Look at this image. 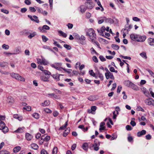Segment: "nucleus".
I'll return each mask as SVG.
<instances>
[{"instance_id":"c03bdc74","label":"nucleus","mask_w":154,"mask_h":154,"mask_svg":"<svg viewBox=\"0 0 154 154\" xmlns=\"http://www.w3.org/2000/svg\"><path fill=\"white\" fill-rule=\"evenodd\" d=\"M5 123L3 122H0V130L2 129V128L4 127L5 126Z\"/></svg>"},{"instance_id":"dca6fc26","label":"nucleus","mask_w":154,"mask_h":154,"mask_svg":"<svg viewBox=\"0 0 154 154\" xmlns=\"http://www.w3.org/2000/svg\"><path fill=\"white\" fill-rule=\"evenodd\" d=\"M138 35H135L134 34H131L130 35V38L133 41H137Z\"/></svg>"},{"instance_id":"0eeeda50","label":"nucleus","mask_w":154,"mask_h":154,"mask_svg":"<svg viewBox=\"0 0 154 154\" xmlns=\"http://www.w3.org/2000/svg\"><path fill=\"white\" fill-rule=\"evenodd\" d=\"M105 75L106 79H109V78L112 79H114V77L113 75V74L110 72H109L108 73H105Z\"/></svg>"},{"instance_id":"de8ad7c7","label":"nucleus","mask_w":154,"mask_h":154,"mask_svg":"<svg viewBox=\"0 0 154 154\" xmlns=\"http://www.w3.org/2000/svg\"><path fill=\"white\" fill-rule=\"evenodd\" d=\"M42 38L43 41L44 42H46L48 40V38L47 37L44 35L42 36Z\"/></svg>"},{"instance_id":"5701e85b","label":"nucleus","mask_w":154,"mask_h":154,"mask_svg":"<svg viewBox=\"0 0 154 154\" xmlns=\"http://www.w3.org/2000/svg\"><path fill=\"white\" fill-rule=\"evenodd\" d=\"M88 99L91 101H94L97 99L95 96H90L88 98Z\"/></svg>"},{"instance_id":"423d86ee","label":"nucleus","mask_w":154,"mask_h":154,"mask_svg":"<svg viewBox=\"0 0 154 154\" xmlns=\"http://www.w3.org/2000/svg\"><path fill=\"white\" fill-rule=\"evenodd\" d=\"M146 38V36L145 35H138L137 37V41L138 42H143L145 41Z\"/></svg>"},{"instance_id":"680f3d73","label":"nucleus","mask_w":154,"mask_h":154,"mask_svg":"<svg viewBox=\"0 0 154 154\" xmlns=\"http://www.w3.org/2000/svg\"><path fill=\"white\" fill-rule=\"evenodd\" d=\"M92 59L93 60L95 63H97L98 62V60L96 56H94L93 57Z\"/></svg>"},{"instance_id":"79ce46f5","label":"nucleus","mask_w":154,"mask_h":154,"mask_svg":"<svg viewBox=\"0 0 154 154\" xmlns=\"http://www.w3.org/2000/svg\"><path fill=\"white\" fill-rule=\"evenodd\" d=\"M57 148L56 147H55L54 148L52 153V154H57Z\"/></svg>"},{"instance_id":"7c9ffc66","label":"nucleus","mask_w":154,"mask_h":154,"mask_svg":"<svg viewBox=\"0 0 154 154\" xmlns=\"http://www.w3.org/2000/svg\"><path fill=\"white\" fill-rule=\"evenodd\" d=\"M82 148L85 150H87L88 148V145L87 143H84L82 146Z\"/></svg>"},{"instance_id":"f3484780","label":"nucleus","mask_w":154,"mask_h":154,"mask_svg":"<svg viewBox=\"0 0 154 154\" xmlns=\"http://www.w3.org/2000/svg\"><path fill=\"white\" fill-rule=\"evenodd\" d=\"M132 26L131 25H130L128 26V27L126 26L125 27V29H123L122 30V32H123L125 30H127L128 32L130 30V29L132 28Z\"/></svg>"},{"instance_id":"6ab92c4d","label":"nucleus","mask_w":154,"mask_h":154,"mask_svg":"<svg viewBox=\"0 0 154 154\" xmlns=\"http://www.w3.org/2000/svg\"><path fill=\"white\" fill-rule=\"evenodd\" d=\"M50 102L49 100H45L44 102L41 104V105L43 106H45L49 105Z\"/></svg>"},{"instance_id":"09e8293b","label":"nucleus","mask_w":154,"mask_h":154,"mask_svg":"<svg viewBox=\"0 0 154 154\" xmlns=\"http://www.w3.org/2000/svg\"><path fill=\"white\" fill-rule=\"evenodd\" d=\"M89 74L91 76L93 77H95V74L94 72L92 70H91L90 71H89Z\"/></svg>"},{"instance_id":"9d476101","label":"nucleus","mask_w":154,"mask_h":154,"mask_svg":"<svg viewBox=\"0 0 154 154\" xmlns=\"http://www.w3.org/2000/svg\"><path fill=\"white\" fill-rule=\"evenodd\" d=\"M146 131L144 130H143L140 131L138 132L137 133V135L138 137H140L146 134Z\"/></svg>"},{"instance_id":"412c9836","label":"nucleus","mask_w":154,"mask_h":154,"mask_svg":"<svg viewBox=\"0 0 154 154\" xmlns=\"http://www.w3.org/2000/svg\"><path fill=\"white\" fill-rule=\"evenodd\" d=\"M130 88L134 90L138 91L139 90L138 87L133 83V84H132Z\"/></svg>"},{"instance_id":"ddd939ff","label":"nucleus","mask_w":154,"mask_h":154,"mask_svg":"<svg viewBox=\"0 0 154 154\" xmlns=\"http://www.w3.org/2000/svg\"><path fill=\"white\" fill-rule=\"evenodd\" d=\"M45 134L43 135L41 137V140H43V141H48L50 139V137L49 136H46L45 137Z\"/></svg>"},{"instance_id":"8fccbe9b","label":"nucleus","mask_w":154,"mask_h":154,"mask_svg":"<svg viewBox=\"0 0 154 154\" xmlns=\"http://www.w3.org/2000/svg\"><path fill=\"white\" fill-rule=\"evenodd\" d=\"M0 154H10L8 152L5 150L0 151Z\"/></svg>"},{"instance_id":"f03ea898","label":"nucleus","mask_w":154,"mask_h":154,"mask_svg":"<svg viewBox=\"0 0 154 154\" xmlns=\"http://www.w3.org/2000/svg\"><path fill=\"white\" fill-rule=\"evenodd\" d=\"M11 75L12 77L16 79L23 82L25 81L24 78L20 76L18 74L12 73L11 74Z\"/></svg>"},{"instance_id":"4468645a","label":"nucleus","mask_w":154,"mask_h":154,"mask_svg":"<svg viewBox=\"0 0 154 154\" xmlns=\"http://www.w3.org/2000/svg\"><path fill=\"white\" fill-rule=\"evenodd\" d=\"M103 18L105 22L106 23H113L114 21L113 20L110 18H107L106 17H103Z\"/></svg>"},{"instance_id":"37998d69","label":"nucleus","mask_w":154,"mask_h":154,"mask_svg":"<svg viewBox=\"0 0 154 154\" xmlns=\"http://www.w3.org/2000/svg\"><path fill=\"white\" fill-rule=\"evenodd\" d=\"M36 35V33L35 32H34L32 33H31L28 36V37L30 38L31 39L32 37H34Z\"/></svg>"},{"instance_id":"a19ab883","label":"nucleus","mask_w":154,"mask_h":154,"mask_svg":"<svg viewBox=\"0 0 154 154\" xmlns=\"http://www.w3.org/2000/svg\"><path fill=\"white\" fill-rule=\"evenodd\" d=\"M32 116L36 119H38L39 118V115L38 113H34Z\"/></svg>"},{"instance_id":"ea45409f","label":"nucleus","mask_w":154,"mask_h":154,"mask_svg":"<svg viewBox=\"0 0 154 154\" xmlns=\"http://www.w3.org/2000/svg\"><path fill=\"white\" fill-rule=\"evenodd\" d=\"M98 74L99 75V78L102 80H103V75L100 73V71L98 70L97 71Z\"/></svg>"},{"instance_id":"1a4fd4ad","label":"nucleus","mask_w":154,"mask_h":154,"mask_svg":"<svg viewBox=\"0 0 154 154\" xmlns=\"http://www.w3.org/2000/svg\"><path fill=\"white\" fill-rule=\"evenodd\" d=\"M50 77L49 76H48L46 77L44 75H41L40 77L41 80L45 82H48L49 81V79Z\"/></svg>"},{"instance_id":"338daca9","label":"nucleus","mask_w":154,"mask_h":154,"mask_svg":"<svg viewBox=\"0 0 154 154\" xmlns=\"http://www.w3.org/2000/svg\"><path fill=\"white\" fill-rule=\"evenodd\" d=\"M25 54L26 55L29 56L30 55V52L28 50L26 49L25 51L24 52Z\"/></svg>"},{"instance_id":"473e14b6","label":"nucleus","mask_w":154,"mask_h":154,"mask_svg":"<svg viewBox=\"0 0 154 154\" xmlns=\"http://www.w3.org/2000/svg\"><path fill=\"white\" fill-rule=\"evenodd\" d=\"M43 48L44 49H48L49 50H50L51 51H52V52H53V53H55V52H54V51L53 50H52V49H51L49 46H48L47 45H44L43 46Z\"/></svg>"},{"instance_id":"58836bf2","label":"nucleus","mask_w":154,"mask_h":154,"mask_svg":"<svg viewBox=\"0 0 154 154\" xmlns=\"http://www.w3.org/2000/svg\"><path fill=\"white\" fill-rule=\"evenodd\" d=\"M7 63L5 62H0V67H5L7 64Z\"/></svg>"},{"instance_id":"2f4dec72","label":"nucleus","mask_w":154,"mask_h":154,"mask_svg":"<svg viewBox=\"0 0 154 154\" xmlns=\"http://www.w3.org/2000/svg\"><path fill=\"white\" fill-rule=\"evenodd\" d=\"M31 146L32 148L34 149H37L38 148V145L35 143H32Z\"/></svg>"},{"instance_id":"aec40b11","label":"nucleus","mask_w":154,"mask_h":154,"mask_svg":"<svg viewBox=\"0 0 154 154\" xmlns=\"http://www.w3.org/2000/svg\"><path fill=\"white\" fill-rule=\"evenodd\" d=\"M26 138L27 140H30L32 138V136L29 133H27L26 134Z\"/></svg>"},{"instance_id":"cd10ccee","label":"nucleus","mask_w":154,"mask_h":154,"mask_svg":"<svg viewBox=\"0 0 154 154\" xmlns=\"http://www.w3.org/2000/svg\"><path fill=\"white\" fill-rule=\"evenodd\" d=\"M111 47L114 50H118L119 48V46L117 45L113 44L111 45Z\"/></svg>"},{"instance_id":"e2e57ef3","label":"nucleus","mask_w":154,"mask_h":154,"mask_svg":"<svg viewBox=\"0 0 154 154\" xmlns=\"http://www.w3.org/2000/svg\"><path fill=\"white\" fill-rule=\"evenodd\" d=\"M145 137L146 139L149 140L151 139L152 137L150 134H148L145 136Z\"/></svg>"},{"instance_id":"a18cd8bd","label":"nucleus","mask_w":154,"mask_h":154,"mask_svg":"<svg viewBox=\"0 0 154 154\" xmlns=\"http://www.w3.org/2000/svg\"><path fill=\"white\" fill-rule=\"evenodd\" d=\"M2 48L6 50L8 49L9 48V46L8 45L4 44L2 46Z\"/></svg>"},{"instance_id":"e433bc0d","label":"nucleus","mask_w":154,"mask_h":154,"mask_svg":"<svg viewBox=\"0 0 154 154\" xmlns=\"http://www.w3.org/2000/svg\"><path fill=\"white\" fill-rule=\"evenodd\" d=\"M52 76L54 79H56L57 81H59L60 80L59 76H58L57 74H53L52 75Z\"/></svg>"},{"instance_id":"2eb2a0df","label":"nucleus","mask_w":154,"mask_h":154,"mask_svg":"<svg viewBox=\"0 0 154 154\" xmlns=\"http://www.w3.org/2000/svg\"><path fill=\"white\" fill-rule=\"evenodd\" d=\"M7 101L8 103L11 104L14 102V100L13 98L12 97L8 96L7 98Z\"/></svg>"},{"instance_id":"39448f33","label":"nucleus","mask_w":154,"mask_h":154,"mask_svg":"<svg viewBox=\"0 0 154 154\" xmlns=\"http://www.w3.org/2000/svg\"><path fill=\"white\" fill-rule=\"evenodd\" d=\"M50 27L47 25H45L42 27H40L38 29L40 30V32H46V30H48L50 29Z\"/></svg>"},{"instance_id":"a211bd4d","label":"nucleus","mask_w":154,"mask_h":154,"mask_svg":"<svg viewBox=\"0 0 154 154\" xmlns=\"http://www.w3.org/2000/svg\"><path fill=\"white\" fill-rule=\"evenodd\" d=\"M92 3L91 2H87L85 3V5L87 6V7L90 9L93 8V6L92 5Z\"/></svg>"},{"instance_id":"bb28decb","label":"nucleus","mask_w":154,"mask_h":154,"mask_svg":"<svg viewBox=\"0 0 154 154\" xmlns=\"http://www.w3.org/2000/svg\"><path fill=\"white\" fill-rule=\"evenodd\" d=\"M80 11L82 13H84L86 10V8L84 6L82 5L80 6Z\"/></svg>"},{"instance_id":"f257e3e1","label":"nucleus","mask_w":154,"mask_h":154,"mask_svg":"<svg viewBox=\"0 0 154 154\" xmlns=\"http://www.w3.org/2000/svg\"><path fill=\"white\" fill-rule=\"evenodd\" d=\"M86 35L89 36L90 39L91 40V41L92 42L95 43L99 47V44L97 41H96L97 39L96 35L93 29L92 28L89 29L86 32Z\"/></svg>"},{"instance_id":"72a5a7b5","label":"nucleus","mask_w":154,"mask_h":154,"mask_svg":"<svg viewBox=\"0 0 154 154\" xmlns=\"http://www.w3.org/2000/svg\"><path fill=\"white\" fill-rule=\"evenodd\" d=\"M68 121H66L65 124V125H63L62 126L60 127L59 128V130H64V129L67 127L68 125Z\"/></svg>"},{"instance_id":"0e129e2a","label":"nucleus","mask_w":154,"mask_h":154,"mask_svg":"<svg viewBox=\"0 0 154 154\" xmlns=\"http://www.w3.org/2000/svg\"><path fill=\"white\" fill-rule=\"evenodd\" d=\"M99 58L100 59L101 61L103 62L106 60V59L102 56H100Z\"/></svg>"},{"instance_id":"c756f323","label":"nucleus","mask_w":154,"mask_h":154,"mask_svg":"<svg viewBox=\"0 0 154 154\" xmlns=\"http://www.w3.org/2000/svg\"><path fill=\"white\" fill-rule=\"evenodd\" d=\"M4 127H3L2 128V129H1V130H2V131L4 133H5L8 131V128L7 127L5 126H5Z\"/></svg>"},{"instance_id":"052dcab7","label":"nucleus","mask_w":154,"mask_h":154,"mask_svg":"<svg viewBox=\"0 0 154 154\" xmlns=\"http://www.w3.org/2000/svg\"><path fill=\"white\" fill-rule=\"evenodd\" d=\"M1 11L2 12H3L4 13H5L6 14H8L9 13V11L5 9H1Z\"/></svg>"},{"instance_id":"5fc2aeb1","label":"nucleus","mask_w":154,"mask_h":154,"mask_svg":"<svg viewBox=\"0 0 154 154\" xmlns=\"http://www.w3.org/2000/svg\"><path fill=\"white\" fill-rule=\"evenodd\" d=\"M36 8L37 10L38 11L39 13H43V11L42 8H40L39 7H36Z\"/></svg>"},{"instance_id":"6e6552de","label":"nucleus","mask_w":154,"mask_h":154,"mask_svg":"<svg viewBox=\"0 0 154 154\" xmlns=\"http://www.w3.org/2000/svg\"><path fill=\"white\" fill-rule=\"evenodd\" d=\"M28 17H29L32 21H34V22L36 23H38L39 22V20L38 19V17L34 15L33 16V17L35 19H34L32 17L31 15H28Z\"/></svg>"},{"instance_id":"bf43d9fd","label":"nucleus","mask_w":154,"mask_h":154,"mask_svg":"<svg viewBox=\"0 0 154 154\" xmlns=\"http://www.w3.org/2000/svg\"><path fill=\"white\" fill-rule=\"evenodd\" d=\"M23 109H26L27 111H30L31 110V108L30 106H28L23 107Z\"/></svg>"},{"instance_id":"4c0bfd02","label":"nucleus","mask_w":154,"mask_h":154,"mask_svg":"<svg viewBox=\"0 0 154 154\" xmlns=\"http://www.w3.org/2000/svg\"><path fill=\"white\" fill-rule=\"evenodd\" d=\"M73 35L75 39H76L78 40L80 39V36L76 33H73Z\"/></svg>"},{"instance_id":"864d4df0","label":"nucleus","mask_w":154,"mask_h":154,"mask_svg":"<svg viewBox=\"0 0 154 154\" xmlns=\"http://www.w3.org/2000/svg\"><path fill=\"white\" fill-rule=\"evenodd\" d=\"M63 46L67 50H70L71 48V46L68 45L64 44Z\"/></svg>"},{"instance_id":"393cba45","label":"nucleus","mask_w":154,"mask_h":154,"mask_svg":"<svg viewBox=\"0 0 154 154\" xmlns=\"http://www.w3.org/2000/svg\"><path fill=\"white\" fill-rule=\"evenodd\" d=\"M13 117L15 119H18L19 120L21 121L22 119V117L21 116H19L17 114H14L13 116Z\"/></svg>"},{"instance_id":"20e7f679","label":"nucleus","mask_w":154,"mask_h":154,"mask_svg":"<svg viewBox=\"0 0 154 154\" xmlns=\"http://www.w3.org/2000/svg\"><path fill=\"white\" fill-rule=\"evenodd\" d=\"M145 102L146 105L154 106V100L152 98H149L145 100Z\"/></svg>"},{"instance_id":"c9c22d12","label":"nucleus","mask_w":154,"mask_h":154,"mask_svg":"<svg viewBox=\"0 0 154 154\" xmlns=\"http://www.w3.org/2000/svg\"><path fill=\"white\" fill-rule=\"evenodd\" d=\"M100 143L97 140L95 139L94 140V143L93 145L94 146H99L100 145Z\"/></svg>"},{"instance_id":"49530a36","label":"nucleus","mask_w":154,"mask_h":154,"mask_svg":"<svg viewBox=\"0 0 154 154\" xmlns=\"http://www.w3.org/2000/svg\"><path fill=\"white\" fill-rule=\"evenodd\" d=\"M110 71L112 72H115L116 73H117L118 71L117 70H116L113 67H111L109 68Z\"/></svg>"},{"instance_id":"9b49d317","label":"nucleus","mask_w":154,"mask_h":154,"mask_svg":"<svg viewBox=\"0 0 154 154\" xmlns=\"http://www.w3.org/2000/svg\"><path fill=\"white\" fill-rule=\"evenodd\" d=\"M147 41L150 45L154 46V38H149L148 39Z\"/></svg>"},{"instance_id":"c85d7f7f","label":"nucleus","mask_w":154,"mask_h":154,"mask_svg":"<svg viewBox=\"0 0 154 154\" xmlns=\"http://www.w3.org/2000/svg\"><path fill=\"white\" fill-rule=\"evenodd\" d=\"M21 149V147L19 146H17L14 148L13 151L14 152H17L19 151Z\"/></svg>"},{"instance_id":"a878e982","label":"nucleus","mask_w":154,"mask_h":154,"mask_svg":"<svg viewBox=\"0 0 154 154\" xmlns=\"http://www.w3.org/2000/svg\"><path fill=\"white\" fill-rule=\"evenodd\" d=\"M140 55L143 58L146 59L147 58V57L146 53L144 52H143L140 53Z\"/></svg>"},{"instance_id":"13d9d810","label":"nucleus","mask_w":154,"mask_h":154,"mask_svg":"<svg viewBox=\"0 0 154 154\" xmlns=\"http://www.w3.org/2000/svg\"><path fill=\"white\" fill-rule=\"evenodd\" d=\"M43 72L45 75H48V76H49V75H50L51 74V73L50 72L46 70H44Z\"/></svg>"},{"instance_id":"69168bd1","label":"nucleus","mask_w":154,"mask_h":154,"mask_svg":"<svg viewBox=\"0 0 154 154\" xmlns=\"http://www.w3.org/2000/svg\"><path fill=\"white\" fill-rule=\"evenodd\" d=\"M30 11L32 12H35L36 11L35 9L33 7H30L29 8Z\"/></svg>"},{"instance_id":"4d7b16f0","label":"nucleus","mask_w":154,"mask_h":154,"mask_svg":"<svg viewBox=\"0 0 154 154\" xmlns=\"http://www.w3.org/2000/svg\"><path fill=\"white\" fill-rule=\"evenodd\" d=\"M120 57L125 59H128L130 60L131 59V58L129 56H125L121 55L120 56Z\"/></svg>"},{"instance_id":"603ef678","label":"nucleus","mask_w":154,"mask_h":154,"mask_svg":"<svg viewBox=\"0 0 154 154\" xmlns=\"http://www.w3.org/2000/svg\"><path fill=\"white\" fill-rule=\"evenodd\" d=\"M23 131V129L22 128H20L15 131L16 132H22Z\"/></svg>"},{"instance_id":"7ed1b4c3","label":"nucleus","mask_w":154,"mask_h":154,"mask_svg":"<svg viewBox=\"0 0 154 154\" xmlns=\"http://www.w3.org/2000/svg\"><path fill=\"white\" fill-rule=\"evenodd\" d=\"M62 65V63H55L54 64H52L51 65V66L58 70L61 71L63 69V68L60 67Z\"/></svg>"},{"instance_id":"f704fd0d","label":"nucleus","mask_w":154,"mask_h":154,"mask_svg":"<svg viewBox=\"0 0 154 154\" xmlns=\"http://www.w3.org/2000/svg\"><path fill=\"white\" fill-rule=\"evenodd\" d=\"M58 32L60 34V35L63 37L66 38L67 36V34L63 32L61 30H59Z\"/></svg>"},{"instance_id":"6e6d98bb","label":"nucleus","mask_w":154,"mask_h":154,"mask_svg":"<svg viewBox=\"0 0 154 154\" xmlns=\"http://www.w3.org/2000/svg\"><path fill=\"white\" fill-rule=\"evenodd\" d=\"M126 128L128 131H131L132 129V128L130 125H127L126 126Z\"/></svg>"},{"instance_id":"3c124183","label":"nucleus","mask_w":154,"mask_h":154,"mask_svg":"<svg viewBox=\"0 0 154 154\" xmlns=\"http://www.w3.org/2000/svg\"><path fill=\"white\" fill-rule=\"evenodd\" d=\"M54 44L60 48H62V47L60 46V44H57V42L56 41H54Z\"/></svg>"},{"instance_id":"4be33fe9","label":"nucleus","mask_w":154,"mask_h":154,"mask_svg":"<svg viewBox=\"0 0 154 154\" xmlns=\"http://www.w3.org/2000/svg\"><path fill=\"white\" fill-rule=\"evenodd\" d=\"M70 129L69 128H68L66 129L63 132V136L64 137L66 136L68 133L69 132Z\"/></svg>"},{"instance_id":"f8f14e48","label":"nucleus","mask_w":154,"mask_h":154,"mask_svg":"<svg viewBox=\"0 0 154 154\" xmlns=\"http://www.w3.org/2000/svg\"><path fill=\"white\" fill-rule=\"evenodd\" d=\"M124 83L125 86L130 88L132 84H133L132 82L128 80L125 81Z\"/></svg>"},{"instance_id":"774afa93","label":"nucleus","mask_w":154,"mask_h":154,"mask_svg":"<svg viewBox=\"0 0 154 154\" xmlns=\"http://www.w3.org/2000/svg\"><path fill=\"white\" fill-rule=\"evenodd\" d=\"M41 154H48V153L45 150L43 149L41 150Z\"/></svg>"},{"instance_id":"b1692460","label":"nucleus","mask_w":154,"mask_h":154,"mask_svg":"<svg viewBox=\"0 0 154 154\" xmlns=\"http://www.w3.org/2000/svg\"><path fill=\"white\" fill-rule=\"evenodd\" d=\"M40 63L44 65H47L48 64V62L44 58H42Z\"/></svg>"}]
</instances>
